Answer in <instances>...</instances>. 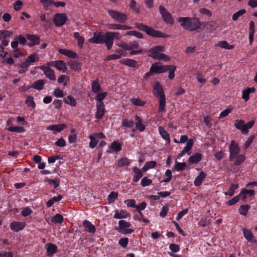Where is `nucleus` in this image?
Listing matches in <instances>:
<instances>
[{
	"instance_id": "obj_1",
	"label": "nucleus",
	"mask_w": 257,
	"mask_h": 257,
	"mask_svg": "<svg viewBox=\"0 0 257 257\" xmlns=\"http://www.w3.org/2000/svg\"><path fill=\"white\" fill-rule=\"evenodd\" d=\"M229 156V160L231 161H234V164L235 166H238L245 159V157L242 154H239L240 149L237 143L234 140H232L228 147Z\"/></svg>"
},
{
	"instance_id": "obj_2",
	"label": "nucleus",
	"mask_w": 257,
	"mask_h": 257,
	"mask_svg": "<svg viewBox=\"0 0 257 257\" xmlns=\"http://www.w3.org/2000/svg\"><path fill=\"white\" fill-rule=\"evenodd\" d=\"M178 22L186 30L190 31H193L200 26V22L196 17H180Z\"/></svg>"
},
{
	"instance_id": "obj_3",
	"label": "nucleus",
	"mask_w": 257,
	"mask_h": 257,
	"mask_svg": "<svg viewBox=\"0 0 257 257\" xmlns=\"http://www.w3.org/2000/svg\"><path fill=\"white\" fill-rule=\"evenodd\" d=\"M164 50V47L162 46H156L150 49L149 56L156 60H164L166 61L170 60L169 57L166 54L161 53Z\"/></svg>"
},
{
	"instance_id": "obj_4",
	"label": "nucleus",
	"mask_w": 257,
	"mask_h": 257,
	"mask_svg": "<svg viewBox=\"0 0 257 257\" xmlns=\"http://www.w3.org/2000/svg\"><path fill=\"white\" fill-rule=\"evenodd\" d=\"M136 26L140 30L145 31L148 35L157 38H167L169 35L165 34L160 31L155 30L153 28H150L143 24L137 23Z\"/></svg>"
},
{
	"instance_id": "obj_5",
	"label": "nucleus",
	"mask_w": 257,
	"mask_h": 257,
	"mask_svg": "<svg viewBox=\"0 0 257 257\" xmlns=\"http://www.w3.org/2000/svg\"><path fill=\"white\" fill-rule=\"evenodd\" d=\"M131 226L130 222L125 220H121L118 221V227L116 230L119 232L123 234H130L134 232L132 229H127Z\"/></svg>"
},
{
	"instance_id": "obj_6",
	"label": "nucleus",
	"mask_w": 257,
	"mask_h": 257,
	"mask_svg": "<svg viewBox=\"0 0 257 257\" xmlns=\"http://www.w3.org/2000/svg\"><path fill=\"white\" fill-rule=\"evenodd\" d=\"M105 112V105L103 102L96 103V111L95 116L97 119H101Z\"/></svg>"
},
{
	"instance_id": "obj_7",
	"label": "nucleus",
	"mask_w": 257,
	"mask_h": 257,
	"mask_svg": "<svg viewBox=\"0 0 257 257\" xmlns=\"http://www.w3.org/2000/svg\"><path fill=\"white\" fill-rule=\"evenodd\" d=\"M39 68L43 71L46 77L52 81L56 80V76L55 75L54 71L53 70L50 69L49 67H47L44 65L41 66Z\"/></svg>"
},
{
	"instance_id": "obj_8",
	"label": "nucleus",
	"mask_w": 257,
	"mask_h": 257,
	"mask_svg": "<svg viewBox=\"0 0 257 257\" xmlns=\"http://www.w3.org/2000/svg\"><path fill=\"white\" fill-rule=\"evenodd\" d=\"M151 67V71L154 73H161L167 71L168 67L167 65H161L159 63H155L152 65Z\"/></svg>"
},
{
	"instance_id": "obj_9",
	"label": "nucleus",
	"mask_w": 257,
	"mask_h": 257,
	"mask_svg": "<svg viewBox=\"0 0 257 257\" xmlns=\"http://www.w3.org/2000/svg\"><path fill=\"white\" fill-rule=\"evenodd\" d=\"M153 94L157 97L165 96L163 87L158 82H156L153 86Z\"/></svg>"
},
{
	"instance_id": "obj_10",
	"label": "nucleus",
	"mask_w": 257,
	"mask_h": 257,
	"mask_svg": "<svg viewBox=\"0 0 257 257\" xmlns=\"http://www.w3.org/2000/svg\"><path fill=\"white\" fill-rule=\"evenodd\" d=\"M26 226V224L24 222L13 221L10 225L11 229L15 232H18L23 230Z\"/></svg>"
},
{
	"instance_id": "obj_11",
	"label": "nucleus",
	"mask_w": 257,
	"mask_h": 257,
	"mask_svg": "<svg viewBox=\"0 0 257 257\" xmlns=\"http://www.w3.org/2000/svg\"><path fill=\"white\" fill-rule=\"evenodd\" d=\"M38 59H36V56L35 54L30 55L26 60V61L22 63L20 66L22 68H26L28 67L32 63L35 61H38Z\"/></svg>"
},
{
	"instance_id": "obj_12",
	"label": "nucleus",
	"mask_w": 257,
	"mask_h": 257,
	"mask_svg": "<svg viewBox=\"0 0 257 257\" xmlns=\"http://www.w3.org/2000/svg\"><path fill=\"white\" fill-rule=\"evenodd\" d=\"M103 43L105 44L106 48L108 50L110 49L113 44V39L110 33L107 32L104 35Z\"/></svg>"
},
{
	"instance_id": "obj_13",
	"label": "nucleus",
	"mask_w": 257,
	"mask_h": 257,
	"mask_svg": "<svg viewBox=\"0 0 257 257\" xmlns=\"http://www.w3.org/2000/svg\"><path fill=\"white\" fill-rule=\"evenodd\" d=\"M104 36L100 33L95 32L94 33L93 37L88 40L89 42L95 44L103 43Z\"/></svg>"
},
{
	"instance_id": "obj_14",
	"label": "nucleus",
	"mask_w": 257,
	"mask_h": 257,
	"mask_svg": "<svg viewBox=\"0 0 257 257\" xmlns=\"http://www.w3.org/2000/svg\"><path fill=\"white\" fill-rule=\"evenodd\" d=\"M48 256H52L57 250V246L51 243H47L45 245Z\"/></svg>"
},
{
	"instance_id": "obj_15",
	"label": "nucleus",
	"mask_w": 257,
	"mask_h": 257,
	"mask_svg": "<svg viewBox=\"0 0 257 257\" xmlns=\"http://www.w3.org/2000/svg\"><path fill=\"white\" fill-rule=\"evenodd\" d=\"M58 51L60 54L69 58L75 59L78 57L76 53L69 50L60 48L58 49Z\"/></svg>"
},
{
	"instance_id": "obj_16",
	"label": "nucleus",
	"mask_w": 257,
	"mask_h": 257,
	"mask_svg": "<svg viewBox=\"0 0 257 257\" xmlns=\"http://www.w3.org/2000/svg\"><path fill=\"white\" fill-rule=\"evenodd\" d=\"M83 225L86 231L89 233H94L95 232L96 229L95 226L88 220H84L83 223Z\"/></svg>"
},
{
	"instance_id": "obj_17",
	"label": "nucleus",
	"mask_w": 257,
	"mask_h": 257,
	"mask_svg": "<svg viewBox=\"0 0 257 257\" xmlns=\"http://www.w3.org/2000/svg\"><path fill=\"white\" fill-rule=\"evenodd\" d=\"M234 126L237 129L239 130L243 134H247L246 130L244 128V121L243 120L236 119Z\"/></svg>"
},
{
	"instance_id": "obj_18",
	"label": "nucleus",
	"mask_w": 257,
	"mask_h": 257,
	"mask_svg": "<svg viewBox=\"0 0 257 257\" xmlns=\"http://www.w3.org/2000/svg\"><path fill=\"white\" fill-rule=\"evenodd\" d=\"M66 127L65 124H53L47 127V130H51L54 132H60Z\"/></svg>"
},
{
	"instance_id": "obj_19",
	"label": "nucleus",
	"mask_w": 257,
	"mask_h": 257,
	"mask_svg": "<svg viewBox=\"0 0 257 257\" xmlns=\"http://www.w3.org/2000/svg\"><path fill=\"white\" fill-rule=\"evenodd\" d=\"M129 217H130V214L123 210L120 211L115 210L113 215V217L115 219L126 218Z\"/></svg>"
},
{
	"instance_id": "obj_20",
	"label": "nucleus",
	"mask_w": 257,
	"mask_h": 257,
	"mask_svg": "<svg viewBox=\"0 0 257 257\" xmlns=\"http://www.w3.org/2000/svg\"><path fill=\"white\" fill-rule=\"evenodd\" d=\"M206 174L204 172H201L199 175H198L194 181V184L196 186H200L203 180L205 178Z\"/></svg>"
},
{
	"instance_id": "obj_21",
	"label": "nucleus",
	"mask_w": 257,
	"mask_h": 257,
	"mask_svg": "<svg viewBox=\"0 0 257 257\" xmlns=\"http://www.w3.org/2000/svg\"><path fill=\"white\" fill-rule=\"evenodd\" d=\"M255 92V88L253 87L247 88L242 91V98L245 101H247L249 98V94Z\"/></svg>"
},
{
	"instance_id": "obj_22",
	"label": "nucleus",
	"mask_w": 257,
	"mask_h": 257,
	"mask_svg": "<svg viewBox=\"0 0 257 257\" xmlns=\"http://www.w3.org/2000/svg\"><path fill=\"white\" fill-rule=\"evenodd\" d=\"M242 231L244 238L248 241L254 242L253 235L250 230L245 228H243Z\"/></svg>"
},
{
	"instance_id": "obj_23",
	"label": "nucleus",
	"mask_w": 257,
	"mask_h": 257,
	"mask_svg": "<svg viewBox=\"0 0 257 257\" xmlns=\"http://www.w3.org/2000/svg\"><path fill=\"white\" fill-rule=\"evenodd\" d=\"M119 62L130 67H135L137 65V61L131 59H123L120 60Z\"/></svg>"
},
{
	"instance_id": "obj_24",
	"label": "nucleus",
	"mask_w": 257,
	"mask_h": 257,
	"mask_svg": "<svg viewBox=\"0 0 257 257\" xmlns=\"http://www.w3.org/2000/svg\"><path fill=\"white\" fill-rule=\"evenodd\" d=\"M254 33V24L253 21H250L249 23V41L250 44L252 43L253 41V36Z\"/></svg>"
},
{
	"instance_id": "obj_25",
	"label": "nucleus",
	"mask_w": 257,
	"mask_h": 257,
	"mask_svg": "<svg viewBox=\"0 0 257 257\" xmlns=\"http://www.w3.org/2000/svg\"><path fill=\"white\" fill-rule=\"evenodd\" d=\"M133 171L135 173V175L133 178V181L135 182H137L143 177V173L137 167H134L133 168Z\"/></svg>"
},
{
	"instance_id": "obj_26",
	"label": "nucleus",
	"mask_w": 257,
	"mask_h": 257,
	"mask_svg": "<svg viewBox=\"0 0 257 257\" xmlns=\"http://www.w3.org/2000/svg\"><path fill=\"white\" fill-rule=\"evenodd\" d=\"M135 119L136 120V127L137 129L140 132H143L145 130V126L142 123L141 118L137 115L135 116Z\"/></svg>"
},
{
	"instance_id": "obj_27",
	"label": "nucleus",
	"mask_w": 257,
	"mask_h": 257,
	"mask_svg": "<svg viewBox=\"0 0 257 257\" xmlns=\"http://www.w3.org/2000/svg\"><path fill=\"white\" fill-rule=\"evenodd\" d=\"M53 21L56 26L60 27L66 22L67 17H54Z\"/></svg>"
},
{
	"instance_id": "obj_28",
	"label": "nucleus",
	"mask_w": 257,
	"mask_h": 257,
	"mask_svg": "<svg viewBox=\"0 0 257 257\" xmlns=\"http://www.w3.org/2000/svg\"><path fill=\"white\" fill-rule=\"evenodd\" d=\"M159 132L163 139L166 140L168 143L170 142L171 140L170 139L169 135L163 127H159Z\"/></svg>"
},
{
	"instance_id": "obj_29",
	"label": "nucleus",
	"mask_w": 257,
	"mask_h": 257,
	"mask_svg": "<svg viewBox=\"0 0 257 257\" xmlns=\"http://www.w3.org/2000/svg\"><path fill=\"white\" fill-rule=\"evenodd\" d=\"M27 38L28 40L32 42H33L34 44L39 45L40 42V38L39 36L36 35H26Z\"/></svg>"
},
{
	"instance_id": "obj_30",
	"label": "nucleus",
	"mask_w": 257,
	"mask_h": 257,
	"mask_svg": "<svg viewBox=\"0 0 257 257\" xmlns=\"http://www.w3.org/2000/svg\"><path fill=\"white\" fill-rule=\"evenodd\" d=\"M158 98H159V112L164 111L165 110V106H166L165 96L159 97Z\"/></svg>"
},
{
	"instance_id": "obj_31",
	"label": "nucleus",
	"mask_w": 257,
	"mask_h": 257,
	"mask_svg": "<svg viewBox=\"0 0 257 257\" xmlns=\"http://www.w3.org/2000/svg\"><path fill=\"white\" fill-rule=\"evenodd\" d=\"M55 67L63 72H65L67 70L65 63L62 60H57Z\"/></svg>"
},
{
	"instance_id": "obj_32",
	"label": "nucleus",
	"mask_w": 257,
	"mask_h": 257,
	"mask_svg": "<svg viewBox=\"0 0 257 257\" xmlns=\"http://www.w3.org/2000/svg\"><path fill=\"white\" fill-rule=\"evenodd\" d=\"M202 157V155L200 153H196L194 155L191 156L189 158L188 161L191 163H197L201 160Z\"/></svg>"
},
{
	"instance_id": "obj_33",
	"label": "nucleus",
	"mask_w": 257,
	"mask_h": 257,
	"mask_svg": "<svg viewBox=\"0 0 257 257\" xmlns=\"http://www.w3.org/2000/svg\"><path fill=\"white\" fill-rule=\"evenodd\" d=\"M92 91L95 93H98L101 90V87L99 84L98 80H94L91 84Z\"/></svg>"
},
{
	"instance_id": "obj_34",
	"label": "nucleus",
	"mask_w": 257,
	"mask_h": 257,
	"mask_svg": "<svg viewBox=\"0 0 257 257\" xmlns=\"http://www.w3.org/2000/svg\"><path fill=\"white\" fill-rule=\"evenodd\" d=\"M68 65L70 66L71 69L75 71L79 72L81 70L80 64L76 61H70L68 63Z\"/></svg>"
},
{
	"instance_id": "obj_35",
	"label": "nucleus",
	"mask_w": 257,
	"mask_h": 257,
	"mask_svg": "<svg viewBox=\"0 0 257 257\" xmlns=\"http://www.w3.org/2000/svg\"><path fill=\"white\" fill-rule=\"evenodd\" d=\"M63 220V217L61 214H56L51 218V221L55 224H61Z\"/></svg>"
},
{
	"instance_id": "obj_36",
	"label": "nucleus",
	"mask_w": 257,
	"mask_h": 257,
	"mask_svg": "<svg viewBox=\"0 0 257 257\" xmlns=\"http://www.w3.org/2000/svg\"><path fill=\"white\" fill-rule=\"evenodd\" d=\"M109 29L111 30H129L131 28L125 25L112 24L110 25Z\"/></svg>"
},
{
	"instance_id": "obj_37",
	"label": "nucleus",
	"mask_w": 257,
	"mask_h": 257,
	"mask_svg": "<svg viewBox=\"0 0 257 257\" xmlns=\"http://www.w3.org/2000/svg\"><path fill=\"white\" fill-rule=\"evenodd\" d=\"M64 101L65 103L69 104L71 106H74L76 105V101L74 97L68 96L64 99Z\"/></svg>"
},
{
	"instance_id": "obj_38",
	"label": "nucleus",
	"mask_w": 257,
	"mask_h": 257,
	"mask_svg": "<svg viewBox=\"0 0 257 257\" xmlns=\"http://www.w3.org/2000/svg\"><path fill=\"white\" fill-rule=\"evenodd\" d=\"M69 77L66 75H61L58 79L59 83H63V85L66 86L69 81Z\"/></svg>"
},
{
	"instance_id": "obj_39",
	"label": "nucleus",
	"mask_w": 257,
	"mask_h": 257,
	"mask_svg": "<svg viewBox=\"0 0 257 257\" xmlns=\"http://www.w3.org/2000/svg\"><path fill=\"white\" fill-rule=\"evenodd\" d=\"M26 104L32 109H33L36 107V104L34 101V98L32 96H29L26 100Z\"/></svg>"
},
{
	"instance_id": "obj_40",
	"label": "nucleus",
	"mask_w": 257,
	"mask_h": 257,
	"mask_svg": "<svg viewBox=\"0 0 257 257\" xmlns=\"http://www.w3.org/2000/svg\"><path fill=\"white\" fill-rule=\"evenodd\" d=\"M217 46H218L220 48L225 49L227 50H231L234 48L233 45H229L226 41H225L219 42L217 44Z\"/></svg>"
},
{
	"instance_id": "obj_41",
	"label": "nucleus",
	"mask_w": 257,
	"mask_h": 257,
	"mask_svg": "<svg viewBox=\"0 0 257 257\" xmlns=\"http://www.w3.org/2000/svg\"><path fill=\"white\" fill-rule=\"evenodd\" d=\"M44 84V80H38L33 83L32 87L37 90H42L43 88Z\"/></svg>"
},
{
	"instance_id": "obj_42",
	"label": "nucleus",
	"mask_w": 257,
	"mask_h": 257,
	"mask_svg": "<svg viewBox=\"0 0 257 257\" xmlns=\"http://www.w3.org/2000/svg\"><path fill=\"white\" fill-rule=\"evenodd\" d=\"M194 142L191 139L188 140L187 142L186 146L183 148L182 150L185 153H188L189 155L190 154L189 151L191 149L192 146L193 145Z\"/></svg>"
},
{
	"instance_id": "obj_43",
	"label": "nucleus",
	"mask_w": 257,
	"mask_h": 257,
	"mask_svg": "<svg viewBox=\"0 0 257 257\" xmlns=\"http://www.w3.org/2000/svg\"><path fill=\"white\" fill-rule=\"evenodd\" d=\"M238 188V185L237 184H234L231 185L229 189L228 190L227 192H225L224 194L225 195H229V196H232L233 195L234 193V190Z\"/></svg>"
},
{
	"instance_id": "obj_44",
	"label": "nucleus",
	"mask_w": 257,
	"mask_h": 257,
	"mask_svg": "<svg viewBox=\"0 0 257 257\" xmlns=\"http://www.w3.org/2000/svg\"><path fill=\"white\" fill-rule=\"evenodd\" d=\"M7 130L11 132H16L18 133H22L25 132V129L23 127L20 126H10Z\"/></svg>"
},
{
	"instance_id": "obj_45",
	"label": "nucleus",
	"mask_w": 257,
	"mask_h": 257,
	"mask_svg": "<svg viewBox=\"0 0 257 257\" xmlns=\"http://www.w3.org/2000/svg\"><path fill=\"white\" fill-rule=\"evenodd\" d=\"M169 67L167 71H169V78L170 79H172L175 77L174 72L176 70V67L174 65H167Z\"/></svg>"
},
{
	"instance_id": "obj_46",
	"label": "nucleus",
	"mask_w": 257,
	"mask_h": 257,
	"mask_svg": "<svg viewBox=\"0 0 257 257\" xmlns=\"http://www.w3.org/2000/svg\"><path fill=\"white\" fill-rule=\"evenodd\" d=\"M110 148L113 151L117 152L121 150V145L120 143H119L117 142L114 141L111 144Z\"/></svg>"
},
{
	"instance_id": "obj_47",
	"label": "nucleus",
	"mask_w": 257,
	"mask_h": 257,
	"mask_svg": "<svg viewBox=\"0 0 257 257\" xmlns=\"http://www.w3.org/2000/svg\"><path fill=\"white\" fill-rule=\"evenodd\" d=\"M77 135L75 133V131L73 129L71 131L70 134L68 137V141L69 143H74L76 141Z\"/></svg>"
},
{
	"instance_id": "obj_48",
	"label": "nucleus",
	"mask_w": 257,
	"mask_h": 257,
	"mask_svg": "<svg viewBox=\"0 0 257 257\" xmlns=\"http://www.w3.org/2000/svg\"><path fill=\"white\" fill-rule=\"evenodd\" d=\"M139 43L137 41H133L129 43H127V50L130 51L133 49H138L139 48Z\"/></svg>"
},
{
	"instance_id": "obj_49",
	"label": "nucleus",
	"mask_w": 257,
	"mask_h": 257,
	"mask_svg": "<svg viewBox=\"0 0 257 257\" xmlns=\"http://www.w3.org/2000/svg\"><path fill=\"white\" fill-rule=\"evenodd\" d=\"M89 138L90 140V143L89 144V147L91 148H94V147H96V146L98 144V141L96 140V138L94 137V136H93V134L90 135Z\"/></svg>"
},
{
	"instance_id": "obj_50",
	"label": "nucleus",
	"mask_w": 257,
	"mask_h": 257,
	"mask_svg": "<svg viewBox=\"0 0 257 257\" xmlns=\"http://www.w3.org/2000/svg\"><path fill=\"white\" fill-rule=\"evenodd\" d=\"M249 208V205H242L240 207L239 209V212L241 215H245Z\"/></svg>"
},
{
	"instance_id": "obj_51",
	"label": "nucleus",
	"mask_w": 257,
	"mask_h": 257,
	"mask_svg": "<svg viewBox=\"0 0 257 257\" xmlns=\"http://www.w3.org/2000/svg\"><path fill=\"white\" fill-rule=\"evenodd\" d=\"M12 34V32L10 31H0V41L10 37Z\"/></svg>"
},
{
	"instance_id": "obj_52",
	"label": "nucleus",
	"mask_w": 257,
	"mask_h": 257,
	"mask_svg": "<svg viewBox=\"0 0 257 257\" xmlns=\"http://www.w3.org/2000/svg\"><path fill=\"white\" fill-rule=\"evenodd\" d=\"M122 126L131 128L134 126V122L132 120H128L127 119H123L122 120Z\"/></svg>"
},
{
	"instance_id": "obj_53",
	"label": "nucleus",
	"mask_w": 257,
	"mask_h": 257,
	"mask_svg": "<svg viewBox=\"0 0 257 257\" xmlns=\"http://www.w3.org/2000/svg\"><path fill=\"white\" fill-rule=\"evenodd\" d=\"M97 95L94 98V99L97 101V102H102V100L105 98L107 95V92H104L102 93H97Z\"/></svg>"
},
{
	"instance_id": "obj_54",
	"label": "nucleus",
	"mask_w": 257,
	"mask_h": 257,
	"mask_svg": "<svg viewBox=\"0 0 257 257\" xmlns=\"http://www.w3.org/2000/svg\"><path fill=\"white\" fill-rule=\"evenodd\" d=\"M186 166L185 163H177L176 162L174 166V169L177 171L183 170Z\"/></svg>"
},
{
	"instance_id": "obj_55",
	"label": "nucleus",
	"mask_w": 257,
	"mask_h": 257,
	"mask_svg": "<svg viewBox=\"0 0 257 257\" xmlns=\"http://www.w3.org/2000/svg\"><path fill=\"white\" fill-rule=\"evenodd\" d=\"M147 206V203L145 202H142L138 205H136L135 207L137 210L139 212L140 214L143 216L142 213L141 212V210H143L145 209Z\"/></svg>"
},
{
	"instance_id": "obj_56",
	"label": "nucleus",
	"mask_w": 257,
	"mask_h": 257,
	"mask_svg": "<svg viewBox=\"0 0 257 257\" xmlns=\"http://www.w3.org/2000/svg\"><path fill=\"white\" fill-rule=\"evenodd\" d=\"M152 183V180L145 177L141 180V185L143 187H146L151 185Z\"/></svg>"
},
{
	"instance_id": "obj_57",
	"label": "nucleus",
	"mask_w": 257,
	"mask_h": 257,
	"mask_svg": "<svg viewBox=\"0 0 257 257\" xmlns=\"http://www.w3.org/2000/svg\"><path fill=\"white\" fill-rule=\"evenodd\" d=\"M159 9L162 16H172L171 14L163 6H160Z\"/></svg>"
},
{
	"instance_id": "obj_58",
	"label": "nucleus",
	"mask_w": 257,
	"mask_h": 257,
	"mask_svg": "<svg viewBox=\"0 0 257 257\" xmlns=\"http://www.w3.org/2000/svg\"><path fill=\"white\" fill-rule=\"evenodd\" d=\"M131 101L134 105L137 106H143L145 104V102L139 98H132Z\"/></svg>"
},
{
	"instance_id": "obj_59",
	"label": "nucleus",
	"mask_w": 257,
	"mask_h": 257,
	"mask_svg": "<svg viewBox=\"0 0 257 257\" xmlns=\"http://www.w3.org/2000/svg\"><path fill=\"white\" fill-rule=\"evenodd\" d=\"M196 79L198 82L201 84H204L206 82V79L203 78V75L200 72H197L196 74Z\"/></svg>"
},
{
	"instance_id": "obj_60",
	"label": "nucleus",
	"mask_w": 257,
	"mask_h": 257,
	"mask_svg": "<svg viewBox=\"0 0 257 257\" xmlns=\"http://www.w3.org/2000/svg\"><path fill=\"white\" fill-rule=\"evenodd\" d=\"M232 108H227L221 111L219 114V118L224 117L228 115V114L232 111Z\"/></svg>"
},
{
	"instance_id": "obj_61",
	"label": "nucleus",
	"mask_w": 257,
	"mask_h": 257,
	"mask_svg": "<svg viewBox=\"0 0 257 257\" xmlns=\"http://www.w3.org/2000/svg\"><path fill=\"white\" fill-rule=\"evenodd\" d=\"M130 163L128 159L125 158L120 159V160H118V166L120 167L124 166H128L130 165Z\"/></svg>"
},
{
	"instance_id": "obj_62",
	"label": "nucleus",
	"mask_w": 257,
	"mask_h": 257,
	"mask_svg": "<svg viewBox=\"0 0 257 257\" xmlns=\"http://www.w3.org/2000/svg\"><path fill=\"white\" fill-rule=\"evenodd\" d=\"M126 34L128 35L134 36L138 38H141V39L143 38V37L142 33H141L139 32H137V31H132L127 32L126 33Z\"/></svg>"
},
{
	"instance_id": "obj_63",
	"label": "nucleus",
	"mask_w": 257,
	"mask_h": 257,
	"mask_svg": "<svg viewBox=\"0 0 257 257\" xmlns=\"http://www.w3.org/2000/svg\"><path fill=\"white\" fill-rule=\"evenodd\" d=\"M128 242V239L126 237L120 238L119 240V244L123 248H125Z\"/></svg>"
},
{
	"instance_id": "obj_64",
	"label": "nucleus",
	"mask_w": 257,
	"mask_h": 257,
	"mask_svg": "<svg viewBox=\"0 0 257 257\" xmlns=\"http://www.w3.org/2000/svg\"><path fill=\"white\" fill-rule=\"evenodd\" d=\"M14 254L12 252L2 250L0 251V257H13Z\"/></svg>"
}]
</instances>
